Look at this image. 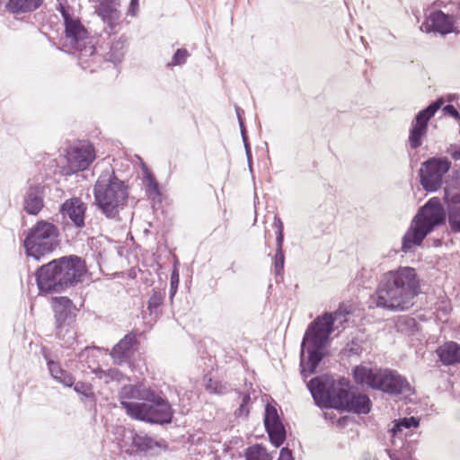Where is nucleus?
<instances>
[{"label":"nucleus","instance_id":"f257e3e1","mask_svg":"<svg viewBox=\"0 0 460 460\" xmlns=\"http://www.w3.org/2000/svg\"><path fill=\"white\" fill-rule=\"evenodd\" d=\"M420 292V279L411 267H399L382 275L376 290L377 307L405 311L414 305Z\"/></svg>","mask_w":460,"mask_h":460},{"label":"nucleus","instance_id":"f03ea898","mask_svg":"<svg viewBox=\"0 0 460 460\" xmlns=\"http://www.w3.org/2000/svg\"><path fill=\"white\" fill-rule=\"evenodd\" d=\"M345 315L338 310L326 312L311 322L305 332L300 349L301 375L306 378L315 373L320 362L325 356L324 349L334 331V323Z\"/></svg>","mask_w":460,"mask_h":460},{"label":"nucleus","instance_id":"7ed1b4c3","mask_svg":"<svg viewBox=\"0 0 460 460\" xmlns=\"http://www.w3.org/2000/svg\"><path fill=\"white\" fill-rule=\"evenodd\" d=\"M84 261L77 255L62 256L40 266L36 273L40 293H62L81 282Z\"/></svg>","mask_w":460,"mask_h":460},{"label":"nucleus","instance_id":"20e7f679","mask_svg":"<svg viewBox=\"0 0 460 460\" xmlns=\"http://www.w3.org/2000/svg\"><path fill=\"white\" fill-rule=\"evenodd\" d=\"M94 205L109 219H115L126 207L128 190L114 170L102 172L93 186Z\"/></svg>","mask_w":460,"mask_h":460},{"label":"nucleus","instance_id":"39448f33","mask_svg":"<svg viewBox=\"0 0 460 460\" xmlns=\"http://www.w3.org/2000/svg\"><path fill=\"white\" fill-rule=\"evenodd\" d=\"M126 414L149 424L166 425L172 421L174 411L163 392L152 389L141 404H124Z\"/></svg>","mask_w":460,"mask_h":460},{"label":"nucleus","instance_id":"423d86ee","mask_svg":"<svg viewBox=\"0 0 460 460\" xmlns=\"http://www.w3.org/2000/svg\"><path fill=\"white\" fill-rule=\"evenodd\" d=\"M58 237L59 231L54 224L45 220L38 221L29 230L23 241L25 254L40 261L59 245Z\"/></svg>","mask_w":460,"mask_h":460},{"label":"nucleus","instance_id":"0eeeda50","mask_svg":"<svg viewBox=\"0 0 460 460\" xmlns=\"http://www.w3.org/2000/svg\"><path fill=\"white\" fill-rule=\"evenodd\" d=\"M343 384H345V378L336 381L331 376L322 375L313 377L306 384V387L318 407L334 409Z\"/></svg>","mask_w":460,"mask_h":460},{"label":"nucleus","instance_id":"6e6552de","mask_svg":"<svg viewBox=\"0 0 460 460\" xmlns=\"http://www.w3.org/2000/svg\"><path fill=\"white\" fill-rule=\"evenodd\" d=\"M55 313L57 337L64 341L65 346L74 343L75 332L69 327L75 317L76 307L67 296H56L52 298Z\"/></svg>","mask_w":460,"mask_h":460},{"label":"nucleus","instance_id":"1a4fd4ad","mask_svg":"<svg viewBox=\"0 0 460 460\" xmlns=\"http://www.w3.org/2000/svg\"><path fill=\"white\" fill-rule=\"evenodd\" d=\"M447 157H429L421 163L419 170L420 183L428 192H435L442 187L444 176L451 168Z\"/></svg>","mask_w":460,"mask_h":460},{"label":"nucleus","instance_id":"9d476101","mask_svg":"<svg viewBox=\"0 0 460 460\" xmlns=\"http://www.w3.org/2000/svg\"><path fill=\"white\" fill-rule=\"evenodd\" d=\"M444 104L442 97L430 102L420 111L413 118L409 128L408 144L411 149H418L422 146L423 138L427 136L429 122Z\"/></svg>","mask_w":460,"mask_h":460},{"label":"nucleus","instance_id":"9b49d317","mask_svg":"<svg viewBox=\"0 0 460 460\" xmlns=\"http://www.w3.org/2000/svg\"><path fill=\"white\" fill-rule=\"evenodd\" d=\"M372 402L366 394L355 393L350 390L349 382L345 379V384L340 392L335 403V410L355 414H367L371 411Z\"/></svg>","mask_w":460,"mask_h":460},{"label":"nucleus","instance_id":"f8f14e48","mask_svg":"<svg viewBox=\"0 0 460 460\" xmlns=\"http://www.w3.org/2000/svg\"><path fill=\"white\" fill-rule=\"evenodd\" d=\"M447 219V211L438 198L429 199L418 210L414 217V223L429 234L438 226L443 225Z\"/></svg>","mask_w":460,"mask_h":460},{"label":"nucleus","instance_id":"ddd939ff","mask_svg":"<svg viewBox=\"0 0 460 460\" xmlns=\"http://www.w3.org/2000/svg\"><path fill=\"white\" fill-rule=\"evenodd\" d=\"M454 184L446 181L444 199L447 204V219L451 232L460 233V172H455Z\"/></svg>","mask_w":460,"mask_h":460},{"label":"nucleus","instance_id":"4468645a","mask_svg":"<svg viewBox=\"0 0 460 460\" xmlns=\"http://www.w3.org/2000/svg\"><path fill=\"white\" fill-rule=\"evenodd\" d=\"M263 421L270 443L279 447L286 440L287 432L277 409L271 404L265 406Z\"/></svg>","mask_w":460,"mask_h":460},{"label":"nucleus","instance_id":"2eb2a0df","mask_svg":"<svg viewBox=\"0 0 460 460\" xmlns=\"http://www.w3.org/2000/svg\"><path fill=\"white\" fill-rule=\"evenodd\" d=\"M376 390L382 391L389 395L397 396L403 392H410L411 385L407 379L398 374L395 370L382 369Z\"/></svg>","mask_w":460,"mask_h":460},{"label":"nucleus","instance_id":"dca6fc26","mask_svg":"<svg viewBox=\"0 0 460 460\" xmlns=\"http://www.w3.org/2000/svg\"><path fill=\"white\" fill-rule=\"evenodd\" d=\"M454 23L455 21L452 15L445 13L441 10H437L426 16L420 29L425 33L437 32L441 35H447L456 31Z\"/></svg>","mask_w":460,"mask_h":460},{"label":"nucleus","instance_id":"f3484780","mask_svg":"<svg viewBox=\"0 0 460 460\" xmlns=\"http://www.w3.org/2000/svg\"><path fill=\"white\" fill-rule=\"evenodd\" d=\"M137 344V335L131 332L126 334L111 349L110 355L117 365L128 363L133 357Z\"/></svg>","mask_w":460,"mask_h":460},{"label":"nucleus","instance_id":"a211bd4d","mask_svg":"<svg viewBox=\"0 0 460 460\" xmlns=\"http://www.w3.org/2000/svg\"><path fill=\"white\" fill-rule=\"evenodd\" d=\"M152 389L141 383L125 385L119 393V400L122 409L125 411L124 404H141V402H145L148 398Z\"/></svg>","mask_w":460,"mask_h":460},{"label":"nucleus","instance_id":"6ab92c4d","mask_svg":"<svg viewBox=\"0 0 460 460\" xmlns=\"http://www.w3.org/2000/svg\"><path fill=\"white\" fill-rule=\"evenodd\" d=\"M60 213L64 217L71 220L76 228L84 226L86 205L79 198L66 199L60 207Z\"/></svg>","mask_w":460,"mask_h":460},{"label":"nucleus","instance_id":"aec40b11","mask_svg":"<svg viewBox=\"0 0 460 460\" xmlns=\"http://www.w3.org/2000/svg\"><path fill=\"white\" fill-rule=\"evenodd\" d=\"M45 187L41 184L31 185L23 196V209L31 216L38 215L44 208Z\"/></svg>","mask_w":460,"mask_h":460},{"label":"nucleus","instance_id":"412c9836","mask_svg":"<svg viewBox=\"0 0 460 460\" xmlns=\"http://www.w3.org/2000/svg\"><path fill=\"white\" fill-rule=\"evenodd\" d=\"M94 159V149L91 145L74 148L67 158L70 167L75 172L87 169Z\"/></svg>","mask_w":460,"mask_h":460},{"label":"nucleus","instance_id":"4be33fe9","mask_svg":"<svg viewBox=\"0 0 460 460\" xmlns=\"http://www.w3.org/2000/svg\"><path fill=\"white\" fill-rule=\"evenodd\" d=\"M381 372L382 368L367 367L363 365H358L352 368V376L358 385H367L368 387L376 390Z\"/></svg>","mask_w":460,"mask_h":460},{"label":"nucleus","instance_id":"5701e85b","mask_svg":"<svg viewBox=\"0 0 460 460\" xmlns=\"http://www.w3.org/2000/svg\"><path fill=\"white\" fill-rule=\"evenodd\" d=\"M429 233L421 228L419 224L412 223L402 239V251L408 252L413 246H419Z\"/></svg>","mask_w":460,"mask_h":460},{"label":"nucleus","instance_id":"b1692460","mask_svg":"<svg viewBox=\"0 0 460 460\" xmlns=\"http://www.w3.org/2000/svg\"><path fill=\"white\" fill-rule=\"evenodd\" d=\"M131 446L136 448V451L147 453L155 449V447H159L163 450H166L167 446L165 441L160 440L157 441L153 438L147 436L145 433H137L135 431H131Z\"/></svg>","mask_w":460,"mask_h":460},{"label":"nucleus","instance_id":"393cba45","mask_svg":"<svg viewBox=\"0 0 460 460\" xmlns=\"http://www.w3.org/2000/svg\"><path fill=\"white\" fill-rule=\"evenodd\" d=\"M436 353L444 366L460 364V344L456 341H447L438 346Z\"/></svg>","mask_w":460,"mask_h":460},{"label":"nucleus","instance_id":"a878e982","mask_svg":"<svg viewBox=\"0 0 460 460\" xmlns=\"http://www.w3.org/2000/svg\"><path fill=\"white\" fill-rule=\"evenodd\" d=\"M72 47L78 51V62L82 68H89L91 71H93V68L88 64V58H94L96 56V49L92 40L85 37L80 40V43H75Z\"/></svg>","mask_w":460,"mask_h":460},{"label":"nucleus","instance_id":"bb28decb","mask_svg":"<svg viewBox=\"0 0 460 460\" xmlns=\"http://www.w3.org/2000/svg\"><path fill=\"white\" fill-rule=\"evenodd\" d=\"M64 25L66 37L70 40L71 45L80 43V40L87 37V31L79 20L72 18L64 22Z\"/></svg>","mask_w":460,"mask_h":460},{"label":"nucleus","instance_id":"cd10ccee","mask_svg":"<svg viewBox=\"0 0 460 460\" xmlns=\"http://www.w3.org/2000/svg\"><path fill=\"white\" fill-rule=\"evenodd\" d=\"M47 365L51 376L57 382L62 384L66 387L73 386V376L66 370L63 369L58 362L54 361L52 359H48Z\"/></svg>","mask_w":460,"mask_h":460},{"label":"nucleus","instance_id":"c85d7f7f","mask_svg":"<svg viewBox=\"0 0 460 460\" xmlns=\"http://www.w3.org/2000/svg\"><path fill=\"white\" fill-rule=\"evenodd\" d=\"M43 0H9L6 9L12 13H30L38 9Z\"/></svg>","mask_w":460,"mask_h":460},{"label":"nucleus","instance_id":"c756f323","mask_svg":"<svg viewBox=\"0 0 460 460\" xmlns=\"http://www.w3.org/2000/svg\"><path fill=\"white\" fill-rule=\"evenodd\" d=\"M98 13L111 30L118 24L120 17L119 12L111 4L104 2L100 4Z\"/></svg>","mask_w":460,"mask_h":460},{"label":"nucleus","instance_id":"7c9ffc66","mask_svg":"<svg viewBox=\"0 0 460 460\" xmlns=\"http://www.w3.org/2000/svg\"><path fill=\"white\" fill-rule=\"evenodd\" d=\"M126 49V40L119 38L113 41L110 47L109 52L106 54V60L112 63H119L122 60Z\"/></svg>","mask_w":460,"mask_h":460},{"label":"nucleus","instance_id":"2f4dec72","mask_svg":"<svg viewBox=\"0 0 460 460\" xmlns=\"http://www.w3.org/2000/svg\"><path fill=\"white\" fill-rule=\"evenodd\" d=\"M420 425V420L417 417H403L394 421L391 432L393 436H397L402 432V429L418 428Z\"/></svg>","mask_w":460,"mask_h":460},{"label":"nucleus","instance_id":"473e14b6","mask_svg":"<svg viewBox=\"0 0 460 460\" xmlns=\"http://www.w3.org/2000/svg\"><path fill=\"white\" fill-rule=\"evenodd\" d=\"M244 456L246 460H272L267 449L259 444L247 447Z\"/></svg>","mask_w":460,"mask_h":460},{"label":"nucleus","instance_id":"72a5a7b5","mask_svg":"<svg viewBox=\"0 0 460 460\" xmlns=\"http://www.w3.org/2000/svg\"><path fill=\"white\" fill-rule=\"evenodd\" d=\"M241 403L234 411L236 418H247L250 413V405L252 404V398L249 393H239Z\"/></svg>","mask_w":460,"mask_h":460},{"label":"nucleus","instance_id":"f704fd0d","mask_svg":"<svg viewBox=\"0 0 460 460\" xmlns=\"http://www.w3.org/2000/svg\"><path fill=\"white\" fill-rule=\"evenodd\" d=\"M164 299V294L155 288L148 300L147 308L151 314H157V309L162 305Z\"/></svg>","mask_w":460,"mask_h":460},{"label":"nucleus","instance_id":"c9c22d12","mask_svg":"<svg viewBox=\"0 0 460 460\" xmlns=\"http://www.w3.org/2000/svg\"><path fill=\"white\" fill-rule=\"evenodd\" d=\"M361 342L362 340L358 337H354L349 342H348L345 349L348 351L349 355L359 356L363 351Z\"/></svg>","mask_w":460,"mask_h":460},{"label":"nucleus","instance_id":"e433bc0d","mask_svg":"<svg viewBox=\"0 0 460 460\" xmlns=\"http://www.w3.org/2000/svg\"><path fill=\"white\" fill-rule=\"evenodd\" d=\"M285 254L283 250H276L274 256V270L276 275H281L284 270Z\"/></svg>","mask_w":460,"mask_h":460},{"label":"nucleus","instance_id":"4c0bfd02","mask_svg":"<svg viewBox=\"0 0 460 460\" xmlns=\"http://www.w3.org/2000/svg\"><path fill=\"white\" fill-rule=\"evenodd\" d=\"M189 56L187 49H178L172 56L171 64L172 66H180L186 62V58Z\"/></svg>","mask_w":460,"mask_h":460},{"label":"nucleus","instance_id":"58836bf2","mask_svg":"<svg viewBox=\"0 0 460 460\" xmlns=\"http://www.w3.org/2000/svg\"><path fill=\"white\" fill-rule=\"evenodd\" d=\"M206 387L210 393L218 394H225L227 391L226 385H222L220 382L213 381L212 379L208 380Z\"/></svg>","mask_w":460,"mask_h":460},{"label":"nucleus","instance_id":"ea45409f","mask_svg":"<svg viewBox=\"0 0 460 460\" xmlns=\"http://www.w3.org/2000/svg\"><path fill=\"white\" fill-rule=\"evenodd\" d=\"M73 385L75 392H76L77 394H83L86 397H89L92 394L91 385L84 382H74Z\"/></svg>","mask_w":460,"mask_h":460},{"label":"nucleus","instance_id":"a19ab883","mask_svg":"<svg viewBox=\"0 0 460 460\" xmlns=\"http://www.w3.org/2000/svg\"><path fill=\"white\" fill-rule=\"evenodd\" d=\"M179 272L176 269H174L171 274V283H170V298L172 299L174 295L177 292L179 286Z\"/></svg>","mask_w":460,"mask_h":460},{"label":"nucleus","instance_id":"79ce46f5","mask_svg":"<svg viewBox=\"0 0 460 460\" xmlns=\"http://www.w3.org/2000/svg\"><path fill=\"white\" fill-rule=\"evenodd\" d=\"M443 111L446 115L453 117L456 119H460V113L456 110V108L452 104H447L444 106Z\"/></svg>","mask_w":460,"mask_h":460},{"label":"nucleus","instance_id":"37998d69","mask_svg":"<svg viewBox=\"0 0 460 460\" xmlns=\"http://www.w3.org/2000/svg\"><path fill=\"white\" fill-rule=\"evenodd\" d=\"M57 9L63 17L64 22L73 18L72 14L69 12V8L66 6L64 4L59 3Z\"/></svg>","mask_w":460,"mask_h":460},{"label":"nucleus","instance_id":"c03bdc74","mask_svg":"<svg viewBox=\"0 0 460 460\" xmlns=\"http://www.w3.org/2000/svg\"><path fill=\"white\" fill-rule=\"evenodd\" d=\"M147 180H148L149 191L158 193L159 192V185H158V182L155 180V178L153 175L148 174Z\"/></svg>","mask_w":460,"mask_h":460},{"label":"nucleus","instance_id":"a18cd8bd","mask_svg":"<svg viewBox=\"0 0 460 460\" xmlns=\"http://www.w3.org/2000/svg\"><path fill=\"white\" fill-rule=\"evenodd\" d=\"M278 460H294L292 451L288 447H282Z\"/></svg>","mask_w":460,"mask_h":460},{"label":"nucleus","instance_id":"49530a36","mask_svg":"<svg viewBox=\"0 0 460 460\" xmlns=\"http://www.w3.org/2000/svg\"><path fill=\"white\" fill-rule=\"evenodd\" d=\"M139 0H130L128 13L130 16H137L138 12Z\"/></svg>","mask_w":460,"mask_h":460},{"label":"nucleus","instance_id":"de8ad7c7","mask_svg":"<svg viewBox=\"0 0 460 460\" xmlns=\"http://www.w3.org/2000/svg\"><path fill=\"white\" fill-rule=\"evenodd\" d=\"M273 226L276 228V233H283L284 232L283 222L281 221L280 217H279L278 216L274 217Z\"/></svg>","mask_w":460,"mask_h":460},{"label":"nucleus","instance_id":"09e8293b","mask_svg":"<svg viewBox=\"0 0 460 460\" xmlns=\"http://www.w3.org/2000/svg\"><path fill=\"white\" fill-rule=\"evenodd\" d=\"M284 232L276 233V250H283Z\"/></svg>","mask_w":460,"mask_h":460},{"label":"nucleus","instance_id":"8fccbe9b","mask_svg":"<svg viewBox=\"0 0 460 460\" xmlns=\"http://www.w3.org/2000/svg\"><path fill=\"white\" fill-rule=\"evenodd\" d=\"M450 155L456 161L460 160V146H452L450 148Z\"/></svg>","mask_w":460,"mask_h":460},{"label":"nucleus","instance_id":"3c124183","mask_svg":"<svg viewBox=\"0 0 460 460\" xmlns=\"http://www.w3.org/2000/svg\"><path fill=\"white\" fill-rule=\"evenodd\" d=\"M244 149H245V155H246V157H247V162H248L249 168H250V170H252V150H251L250 145H246V147H244Z\"/></svg>","mask_w":460,"mask_h":460},{"label":"nucleus","instance_id":"603ef678","mask_svg":"<svg viewBox=\"0 0 460 460\" xmlns=\"http://www.w3.org/2000/svg\"><path fill=\"white\" fill-rule=\"evenodd\" d=\"M239 127H240L241 136L247 134V130H246V128L244 125L243 119L241 116H239Z\"/></svg>","mask_w":460,"mask_h":460},{"label":"nucleus","instance_id":"864d4df0","mask_svg":"<svg viewBox=\"0 0 460 460\" xmlns=\"http://www.w3.org/2000/svg\"><path fill=\"white\" fill-rule=\"evenodd\" d=\"M433 7H445V4L441 0H436L432 3Z\"/></svg>","mask_w":460,"mask_h":460},{"label":"nucleus","instance_id":"5fc2aeb1","mask_svg":"<svg viewBox=\"0 0 460 460\" xmlns=\"http://www.w3.org/2000/svg\"><path fill=\"white\" fill-rule=\"evenodd\" d=\"M118 373V370L116 369H109L107 373H105L106 376H110L111 378H113L114 376Z\"/></svg>","mask_w":460,"mask_h":460},{"label":"nucleus","instance_id":"6e6d98bb","mask_svg":"<svg viewBox=\"0 0 460 460\" xmlns=\"http://www.w3.org/2000/svg\"><path fill=\"white\" fill-rule=\"evenodd\" d=\"M242 140L244 147H246V145H250L247 134L242 136Z\"/></svg>","mask_w":460,"mask_h":460},{"label":"nucleus","instance_id":"4d7b16f0","mask_svg":"<svg viewBox=\"0 0 460 460\" xmlns=\"http://www.w3.org/2000/svg\"><path fill=\"white\" fill-rule=\"evenodd\" d=\"M235 111H236V115H237V119H239V116L242 117V113L243 112V111L239 108L238 106H235Z\"/></svg>","mask_w":460,"mask_h":460},{"label":"nucleus","instance_id":"13d9d810","mask_svg":"<svg viewBox=\"0 0 460 460\" xmlns=\"http://www.w3.org/2000/svg\"><path fill=\"white\" fill-rule=\"evenodd\" d=\"M456 99V94H448L447 97V102H454L455 100Z\"/></svg>","mask_w":460,"mask_h":460},{"label":"nucleus","instance_id":"bf43d9fd","mask_svg":"<svg viewBox=\"0 0 460 460\" xmlns=\"http://www.w3.org/2000/svg\"><path fill=\"white\" fill-rule=\"evenodd\" d=\"M457 9H458L457 14L455 16L456 21L460 20V3L457 4Z\"/></svg>","mask_w":460,"mask_h":460}]
</instances>
